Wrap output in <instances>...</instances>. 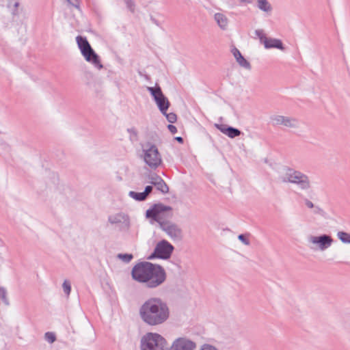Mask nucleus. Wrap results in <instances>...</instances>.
Here are the masks:
<instances>
[{
    "mask_svg": "<svg viewBox=\"0 0 350 350\" xmlns=\"http://www.w3.org/2000/svg\"><path fill=\"white\" fill-rule=\"evenodd\" d=\"M131 276L151 289L161 286L167 279L165 270L161 265L147 261L137 263L132 269Z\"/></svg>",
    "mask_w": 350,
    "mask_h": 350,
    "instance_id": "obj_1",
    "label": "nucleus"
},
{
    "mask_svg": "<svg viewBox=\"0 0 350 350\" xmlns=\"http://www.w3.org/2000/svg\"><path fill=\"white\" fill-rule=\"evenodd\" d=\"M139 314L142 321L150 326L164 323L170 317L167 303L160 297H150L140 306Z\"/></svg>",
    "mask_w": 350,
    "mask_h": 350,
    "instance_id": "obj_2",
    "label": "nucleus"
},
{
    "mask_svg": "<svg viewBox=\"0 0 350 350\" xmlns=\"http://www.w3.org/2000/svg\"><path fill=\"white\" fill-rule=\"evenodd\" d=\"M172 210V207L170 206L162 203L154 204L146 211V217L150 219V224H153L154 222H157L161 228V224L171 221L170 220L174 216Z\"/></svg>",
    "mask_w": 350,
    "mask_h": 350,
    "instance_id": "obj_3",
    "label": "nucleus"
},
{
    "mask_svg": "<svg viewBox=\"0 0 350 350\" xmlns=\"http://www.w3.org/2000/svg\"><path fill=\"white\" fill-rule=\"evenodd\" d=\"M76 40L81 53L84 57L85 59L87 62L92 63L99 70L103 68V66L100 63V57L92 48L87 38L81 36H78L76 38Z\"/></svg>",
    "mask_w": 350,
    "mask_h": 350,
    "instance_id": "obj_4",
    "label": "nucleus"
},
{
    "mask_svg": "<svg viewBox=\"0 0 350 350\" xmlns=\"http://www.w3.org/2000/svg\"><path fill=\"white\" fill-rule=\"evenodd\" d=\"M140 343L141 350H164L167 341L157 333L148 332L142 337Z\"/></svg>",
    "mask_w": 350,
    "mask_h": 350,
    "instance_id": "obj_5",
    "label": "nucleus"
},
{
    "mask_svg": "<svg viewBox=\"0 0 350 350\" xmlns=\"http://www.w3.org/2000/svg\"><path fill=\"white\" fill-rule=\"evenodd\" d=\"M144 162L151 168H157L162 163L161 155L158 148L151 142H147L143 148Z\"/></svg>",
    "mask_w": 350,
    "mask_h": 350,
    "instance_id": "obj_6",
    "label": "nucleus"
},
{
    "mask_svg": "<svg viewBox=\"0 0 350 350\" xmlns=\"http://www.w3.org/2000/svg\"><path fill=\"white\" fill-rule=\"evenodd\" d=\"M174 246L166 240L159 241L155 246L154 252L147 258L148 260L160 258L167 260L170 258Z\"/></svg>",
    "mask_w": 350,
    "mask_h": 350,
    "instance_id": "obj_7",
    "label": "nucleus"
},
{
    "mask_svg": "<svg viewBox=\"0 0 350 350\" xmlns=\"http://www.w3.org/2000/svg\"><path fill=\"white\" fill-rule=\"evenodd\" d=\"M272 125L274 126H284L286 128L297 129L299 127L297 119L282 115H273L270 117Z\"/></svg>",
    "mask_w": 350,
    "mask_h": 350,
    "instance_id": "obj_8",
    "label": "nucleus"
},
{
    "mask_svg": "<svg viewBox=\"0 0 350 350\" xmlns=\"http://www.w3.org/2000/svg\"><path fill=\"white\" fill-rule=\"evenodd\" d=\"M291 183L297 185L301 190H308L311 187L309 177L303 172L294 170Z\"/></svg>",
    "mask_w": 350,
    "mask_h": 350,
    "instance_id": "obj_9",
    "label": "nucleus"
},
{
    "mask_svg": "<svg viewBox=\"0 0 350 350\" xmlns=\"http://www.w3.org/2000/svg\"><path fill=\"white\" fill-rule=\"evenodd\" d=\"M160 228L174 240H181L183 238V231L175 223L162 224Z\"/></svg>",
    "mask_w": 350,
    "mask_h": 350,
    "instance_id": "obj_10",
    "label": "nucleus"
},
{
    "mask_svg": "<svg viewBox=\"0 0 350 350\" xmlns=\"http://www.w3.org/2000/svg\"><path fill=\"white\" fill-rule=\"evenodd\" d=\"M196 343L186 337L176 338L169 350H195Z\"/></svg>",
    "mask_w": 350,
    "mask_h": 350,
    "instance_id": "obj_11",
    "label": "nucleus"
},
{
    "mask_svg": "<svg viewBox=\"0 0 350 350\" xmlns=\"http://www.w3.org/2000/svg\"><path fill=\"white\" fill-rule=\"evenodd\" d=\"M309 241L317 245V248L324 251L329 247L333 242V239L327 234H321L320 236H310Z\"/></svg>",
    "mask_w": 350,
    "mask_h": 350,
    "instance_id": "obj_12",
    "label": "nucleus"
},
{
    "mask_svg": "<svg viewBox=\"0 0 350 350\" xmlns=\"http://www.w3.org/2000/svg\"><path fill=\"white\" fill-rule=\"evenodd\" d=\"M159 109L163 114H165L167 111L170 103L167 98L163 94V92H161L157 97L154 99Z\"/></svg>",
    "mask_w": 350,
    "mask_h": 350,
    "instance_id": "obj_13",
    "label": "nucleus"
},
{
    "mask_svg": "<svg viewBox=\"0 0 350 350\" xmlns=\"http://www.w3.org/2000/svg\"><path fill=\"white\" fill-rule=\"evenodd\" d=\"M232 54L234 57H235L237 63L239 64L240 66L247 69L250 70L251 69V64L250 63L245 59V57L241 55V52L239 49L237 48H234L232 50Z\"/></svg>",
    "mask_w": 350,
    "mask_h": 350,
    "instance_id": "obj_14",
    "label": "nucleus"
},
{
    "mask_svg": "<svg viewBox=\"0 0 350 350\" xmlns=\"http://www.w3.org/2000/svg\"><path fill=\"white\" fill-rule=\"evenodd\" d=\"M294 169L291 167H284L282 172L278 175V180L280 183H286L291 181Z\"/></svg>",
    "mask_w": 350,
    "mask_h": 350,
    "instance_id": "obj_15",
    "label": "nucleus"
},
{
    "mask_svg": "<svg viewBox=\"0 0 350 350\" xmlns=\"http://www.w3.org/2000/svg\"><path fill=\"white\" fill-rule=\"evenodd\" d=\"M264 46L266 49L275 48L280 50L284 49L282 42L276 38H268L265 40V42H264Z\"/></svg>",
    "mask_w": 350,
    "mask_h": 350,
    "instance_id": "obj_16",
    "label": "nucleus"
},
{
    "mask_svg": "<svg viewBox=\"0 0 350 350\" xmlns=\"http://www.w3.org/2000/svg\"><path fill=\"white\" fill-rule=\"evenodd\" d=\"M214 18L221 29H226L228 25V18L224 14L221 13H216L214 16Z\"/></svg>",
    "mask_w": 350,
    "mask_h": 350,
    "instance_id": "obj_17",
    "label": "nucleus"
},
{
    "mask_svg": "<svg viewBox=\"0 0 350 350\" xmlns=\"http://www.w3.org/2000/svg\"><path fill=\"white\" fill-rule=\"evenodd\" d=\"M109 222L112 224H119L128 221V217L123 213H118L115 215H111L109 217Z\"/></svg>",
    "mask_w": 350,
    "mask_h": 350,
    "instance_id": "obj_18",
    "label": "nucleus"
},
{
    "mask_svg": "<svg viewBox=\"0 0 350 350\" xmlns=\"http://www.w3.org/2000/svg\"><path fill=\"white\" fill-rule=\"evenodd\" d=\"M154 186L157 189L160 191L162 193L165 194L169 192V187L163 178H161L159 182H157L156 184H154Z\"/></svg>",
    "mask_w": 350,
    "mask_h": 350,
    "instance_id": "obj_19",
    "label": "nucleus"
},
{
    "mask_svg": "<svg viewBox=\"0 0 350 350\" xmlns=\"http://www.w3.org/2000/svg\"><path fill=\"white\" fill-rule=\"evenodd\" d=\"M226 131V135L230 138H234L241 134V131L239 129L230 126L228 127Z\"/></svg>",
    "mask_w": 350,
    "mask_h": 350,
    "instance_id": "obj_20",
    "label": "nucleus"
},
{
    "mask_svg": "<svg viewBox=\"0 0 350 350\" xmlns=\"http://www.w3.org/2000/svg\"><path fill=\"white\" fill-rule=\"evenodd\" d=\"M258 8L266 12H270L271 10V6L267 0H258Z\"/></svg>",
    "mask_w": 350,
    "mask_h": 350,
    "instance_id": "obj_21",
    "label": "nucleus"
},
{
    "mask_svg": "<svg viewBox=\"0 0 350 350\" xmlns=\"http://www.w3.org/2000/svg\"><path fill=\"white\" fill-rule=\"evenodd\" d=\"M129 195L134 200L139 202L144 201L147 198L146 194H144V192H135L133 191H131Z\"/></svg>",
    "mask_w": 350,
    "mask_h": 350,
    "instance_id": "obj_22",
    "label": "nucleus"
},
{
    "mask_svg": "<svg viewBox=\"0 0 350 350\" xmlns=\"http://www.w3.org/2000/svg\"><path fill=\"white\" fill-rule=\"evenodd\" d=\"M338 238L343 243H350V234L344 231H339L337 233Z\"/></svg>",
    "mask_w": 350,
    "mask_h": 350,
    "instance_id": "obj_23",
    "label": "nucleus"
},
{
    "mask_svg": "<svg viewBox=\"0 0 350 350\" xmlns=\"http://www.w3.org/2000/svg\"><path fill=\"white\" fill-rule=\"evenodd\" d=\"M147 89L153 97V99H154L155 97H157V96L162 92L161 87L157 84H156L155 87H148Z\"/></svg>",
    "mask_w": 350,
    "mask_h": 350,
    "instance_id": "obj_24",
    "label": "nucleus"
},
{
    "mask_svg": "<svg viewBox=\"0 0 350 350\" xmlns=\"http://www.w3.org/2000/svg\"><path fill=\"white\" fill-rule=\"evenodd\" d=\"M0 299L3 301V303L8 306L9 300L7 297V291L4 287L0 286Z\"/></svg>",
    "mask_w": 350,
    "mask_h": 350,
    "instance_id": "obj_25",
    "label": "nucleus"
},
{
    "mask_svg": "<svg viewBox=\"0 0 350 350\" xmlns=\"http://www.w3.org/2000/svg\"><path fill=\"white\" fill-rule=\"evenodd\" d=\"M118 258L124 262L128 263L133 258V256L131 254H119Z\"/></svg>",
    "mask_w": 350,
    "mask_h": 350,
    "instance_id": "obj_26",
    "label": "nucleus"
},
{
    "mask_svg": "<svg viewBox=\"0 0 350 350\" xmlns=\"http://www.w3.org/2000/svg\"><path fill=\"white\" fill-rule=\"evenodd\" d=\"M255 35L259 38L260 43H262L263 44L264 42H265V40L268 38L264 34L262 29H256L255 31Z\"/></svg>",
    "mask_w": 350,
    "mask_h": 350,
    "instance_id": "obj_27",
    "label": "nucleus"
},
{
    "mask_svg": "<svg viewBox=\"0 0 350 350\" xmlns=\"http://www.w3.org/2000/svg\"><path fill=\"white\" fill-rule=\"evenodd\" d=\"M44 338L50 343H53L56 340V336L53 332H46L44 334Z\"/></svg>",
    "mask_w": 350,
    "mask_h": 350,
    "instance_id": "obj_28",
    "label": "nucleus"
},
{
    "mask_svg": "<svg viewBox=\"0 0 350 350\" xmlns=\"http://www.w3.org/2000/svg\"><path fill=\"white\" fill-rule=\"evenodd\" d=\"M62 287L64 289V292L67 295H69L71 291V286L70 282L68 280H64L62 284Z\"/></svg>",
    "mask_w": 350,
    "mask_h": 350,
    "instance_id": "obj_29",
    "label": "nucleus"
},
{
    "mask_svg": "<svg viewBox=\"0 0 350 350\" xmlns=\"http://www.w3.org/2000/svg\"><path fill=\"white\" fill-rule=\"evenodd\" d=\"M167 120V121L170 123H174L177 120V116L174 113H167V111L165 112V114H164Z\"/></svg>",
    "mask_w": 350,
    "mask_h": 350,
    "instance_id": "obj_30",
    "label": "nucleus"
},
{
    "mask_svg": "<svg viewBox=\"0 0 350 350\" xmlns=\"http://www.w3.org/2000/svg\"><path fill=\"white\" fill-rule=\"evenodd\" d=\"M162 178L159 176H158L157 174H151L150 176H149V179H150V183L154 185V184H156L157 182H159V180H161Z\"/></svg>",
    "mask_w": 350,
    "mask_h": 350,
    "instance_id": "obj_31",
    "label": "nucleus"
},
{
    "mask_svg": "<svg viewBox=\"0 0 350 350\" xmlns=\"http://www.w3.org/2000/svg\"><path fill=\"white\" fill-rule=\"evenodd\" d=\"M127 8L132 12H135V4L133 0H128L124 2Z\"/></svg>",
    "mask_w": 350,
    "mask_h": 350,
    "instance_id": "obj_32",
    "label": "nucleus"
},
{
    "mask_svg": "<svg viewBox=\"0 0 350 350\" xmlns=\"http://www.w3.org/2000/svg\"><path fill=\"white\" fill-rule=\"evenodd\" d=\"M313 213L322 217L325 215V212L319 206H314Z\"/></svg>",
    "mask_w": 350,
    "mask_h": 350,
    "instance_id": "obj_33",
    "label": "nucleus"
},
{
    "mask_svg": "<svg viewBox=\"0 0 350 350\" xmlns=\"http://www.w3.org/2000/svg\"><path fill=\"white\" fill-rule=\"evenodd\" d=\"M238 239L240 241H241L243 244L245 245H249L250 244V242L249 239L246 237L245 234H241L238 236Z\"/></svg>",
    "mask_w": 350,
    "mask_h": 350,
    "instance_id": "obj_34",
    "label": "nucleus"
},
{
    "mask_svg": "<svg viewBox=\"0 0 350 350\" xmlns=\"http://www.w3.org/2000/svg\"><path fill=\"white\" fill-rule=\"evenodd\" d=\"M200 350H218V349L210 344H204L201 346Z\"/></svg>",
    "mask_w": 350,
    "mask_h": 350,
    "instance_id": "obj_35",
    "label": "nucleus"
},
{
    "mask_svg": "<svg viewBox=\"0 0 350 350\" xmlns=\"http://www.w3.org/2000/svg\"><path fill=\"white\" fill-rule=\"evenodd\" d=\"M215 126L221 133L226 135V130L228 129L229 126L226 124H215Z\"/></svg>",
    "mask_w": 350,
    "mask_h": 350,
    "instance_id": "obj_36",
    "label": "nucleus"
},
{
    "mask_svg": "<svg viewBox=\"0 0 350 350\" xmlns=\"http://www.w3.org/2000/svg\"><path fill=\"white\" fill-rule=\"evenodd\" d=\"M153 187L151 185H148L145 187L144 191H143L144 194H146V198L148 196V195L151 193L152 191Z\"/></svg>",
    "mask_w": 350,
    "mask_h": 350,
    "instance_id": "obj_37",
    "label": "nucleus"
},
{
    "mask_svg": "<svg viewBox=\"0 0 350 350\" xmlns=\"http://www.w3.org/2000/svg\"><path fill=\"white\" fill-rule=\"evenodd\" d=\"M167 129L172 134H174L177 132V129L174 125L168 124Z\"/></svg>",
    "mask_w": 350,
    "mask_h": 350,
    "instance_id": "obj_38",
    "label": "nucleus"
},
{
    "mask_svg": "<svg viewBox=\"0 0 350 350\" xmlns=\"http://www.w3.org/2000/svg\"><path fill=\"white\" fill-rule=\"evenodd\" d=\"M304 202H305V204L307 206V207H308L309 208H313L314 207V204L310 201L308 199H305L304 200Z\"/></svg>",
    "mask_w": 350,
    "mask_h": 350,
    "instance_id": "obj_39",
    "label": "nucleus"
},
{
    "mask_svg": "<svg viewBox=\"0 0 350 350\" xmlns=\"http://www.w3.org/2000/svg\"><path fill=\"white\" fill-rule=\"evenodd\" d=\"M127 131L129 133L134 135L135 136H137V131L134 127L128 129Z\"/></svg>",
    "mask_w": 350,
    "mask_h": 350,
    "instance_id": "obj_40",
    "label": "nucleus"
},
{
    "mask_svg": "<svg viewBox=\"0 0 350 350\" xmlns=\"http://www.w3.org/2000/svg\"><path fill=\"white\" fill-rule=\"evenodd\" d=\"M150 20H151V21H152L154 24H155V25H157V26H159V21H158L155 18H154L153 16H150Z\"/></svg>",
    "mask_w": 350,
    "mask_h": 350,
    "instance_id": "obj_41",
    "label": "nucleus"
},
{
    "mask_svg": "<svg viewBox=\"0 0 350 350\" xmlns=\"http://www.w3.org/2000/svg\"><path fill=\"white\" fill-rule=\"evenodd\" d=\"M175 140H176L178 142L183 144L184 142V139L182 137H176Z\"/></svg>",
    "mask_w": 350,
    "mask_h": 350,
    "instance_id": "obj_42",
    "label": "nucleus"
},
{
    "mask_svg": "<svg viewBox=\"0 0 350 350\" xmlns=\"http://www.w3.org/2000/svg\"><path fill=\"white\" fill-rule=\"evenodd\" d=\"M239 1L241 3H252V0H239Z\"/></svg>",
    "mask_w": 350,
    "mask_h": 350,
    "instance_id": "obj_43",
    "label": "nucleus"
},
{
    "mask_svg": "<svg viewBox=\"0 0 350 350\" xmlns=\"http://www.w3.org/2000/svg\"><path fill=\"white\" fill-rule=\"evenodd\" d=\"M18 5H19V3H18V2H16V3H14V6L15 8H17Z\"/></svg>",
    "mask_w": 350,
    "mask_h": 350,
    "instance_id": "obj_44",
    "label": "nucleus"
}]
</instances>
